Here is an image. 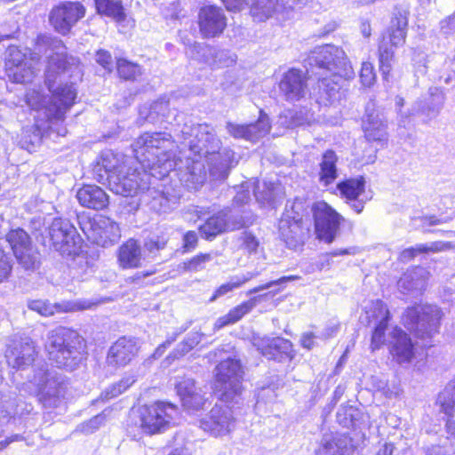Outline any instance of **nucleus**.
<instances>
[{"label":"nucleus","instance_id":"nucleus-1","mask_svg":"<svg viewBox=\"0 0 455 455\" xmlns=\"http://www.w3.org/2000/svg\"><path fill=\"white\" fill-rule=\"evenodd\" d=\"M48 52L44 76L52 96L32 89L26 94V102L35 110H43L48 120L59 121L64 118L76 97V89L71 84H62V77L68 75L79 78L82 69L79 59L68 54L61 40L51 39Z\"/></svg>","mask_w":455,"mask_h":455},{"label":"nucleus","instance_id":"nucleus-2","mask_svg":"<svg viewBox=\"0 0 455 455\" xmlns=\"http://www.w3.org/2000/svg\"><path fill=\"white\" fill-rule=\"evenodd\" d=\"M174 141L167 132H146L133 143L135 157L143 169L164 177L172 170L171 151Z\"/></svg>","mask_w":455,"mask_h":455},{"label":"nucleus","instance_id":"nucleus-3","mask_svg":"<svg viewBox=\"0 0 455 455\" xmlns=\"http://www.w3.org/2000/svg\"><path fill=\"white\" fill-rule=\"evenodd\" d=\"M44 346L48 359L58 368L72 371L84 359V340L72 329L60 326L50 331Z\"/></svg>","mask_w":455,"mask_h":455},{"label":"nucleus","instance_id":"nucleus-4","mask_svg":"<svg viewBox=\"0 0 455 455\" xmlns=\"http://www.w3.org/2000/svg\"><path fill=\"white\" fill-rule=\"evenodd\" d=\"M443 313L434 305H416L408 307L403 315L404 326L422 342L424 347H431L435 334L439 332Z\"/></svg>","mask_w":455,"mask_h":455},{"label":"nucleus","instance_id":"nucleus-5","mask_svg":"<svg viewBox=\"0 0 455 455\" xmlns=\"http://www.w3.org/2000/svg\"><path fill=\"white\" fill-rule=\"evenodd\" d=\"M237 213H232L230 210L225 209L219 212H212L204 207L190 206L183 212V219L189 225H196L197 228H226L229 225H239L238 228H249L255 225L257 218L251 212H243L237 220Z\"/></svg>","mask_w":455,"mask_h":455},{"label":"nucleus","instance_id":"nucleus-6","mask_svg":"<svg viewBox=\"0 0 455 455\" xmlns=\"http://www.w3.org/2000/svg\"><path fill=\"white\" fill-rule=\"evenodd\" d=\"M243 371L239 360L228 358L215 368L214 393L225 403H238L242 395Z\"/></svg>","mask_w":455,"mask_h":455},{"label":"nucleus","instance_id":"nucleus-7","mask_svg":"<svg viewBox=\"0 0 455 455\" xmlns=\"http://www.w3.org/2000/svg\"><path fill=\"white\" fill-rule=\"evenodd\" d=\"M307 60L311 66L330 71L334 77L347 80L355 76L345 52L335 45L327 44L315 48L310 52Z\"/></svg>","mask_w":455,"mask_h":455},{"label":"nucleus","instance_id":"nucleus-8","mask_svg":"<svg viewBox=\"0 0 455 455\" xmlns=\"http://www.w3.org/2000/svg\"><path fill=\"white\" fill-rule=\"evenodd\" d=\"M151 177H156V173L143 169L140 172L132 167L121 166L118 172H113L108 176L111 191L123 196H132L140 191L149 190Z\"/></svg>","mask_w":455,"mask_h":455},{"label":"nucleus","instance_id":"nucleus-9","mask_svg":"<svg viewBox=\"0 0 455 455\" xmlns=\"http://www.w3.org/2000/svg\"><path fill=\"white\" fill-rule=\"evenodd\" d=\"M178 408L164 402H156L140 409L139 424L141 431L147 435H156L166 431L174 425Z\"/></svg>","mask_w":455,"mask_h":455},{"label":"nucleus","instance_id":"nucleus-10","mask_svg":"<svg viewBox=\"0 0 455 455\" xmlns=\"http://www.w3.org/2000/svg\"><path fill=\"white\" fill-rule=\"evenodd\" d=\"M187 146L200 158L221 149V140L217 137L212 127L206 124H185L181 129Z\"/></svg>","mask_w":455,"mask_h":455},{"label":"nucleus","instance_id":"nucleus-11","mask_svg":"<svg viewBox=\"0 0 455 455\" xmlns=\"http://www.w3.org/2000/svg\"><path fill=\"white\" fill-rule=\"evenodd\" d=\"M35 379L39 387L38 400L43 406L47 409L59 407L67 388L63 376L53 371H41Z\"/></svg>","mask_w":455,"mask_h":455},{"label":"nucleus","instance_id":"nucleus-12","mask_svg":"<svg viewBox=\"0 0 455 455\" xmlns=\"http://www.w3.org/2000/svg\"><path fill=\"white\" fill-rule=\"evenodd\" d=\"M7 242L19 264L26 270H35L39 266V253L32 247L31 239L25 229H10L5 235Z\"/></svg>","mask_w":455,"mask_h":455},{"label":"nucleus","instance_id":"nucleus-13","mask_svg":"<svg viewBox=\"0 0 455 455\" xmlns=\"http://www.w3.org/2000/svg\"><path fill=\"white\" fill-rule=\"evenodd\" d=\"M252 344L264 357L277 363H290L296 355L292 343L282 337H254Z\"/></svg>","mask_w":455,"mask_h":455},{"label":"nucleus","instance_id":"nucleus-14","mask_svg":"<svg viewBox=\"0 0 455 455\" xmlns=\"http://www.w3.org/2000/svg\"><path fill=\"white\" fill-rule=\"evenodd\" d=\"M84 15L85 8L82 4L65 2L51 11L49 20L58 33L67 35Z\"/></svg>","mask_w":455,"mask_h":455},{"label":"nucleus","instance_id":"nucleus-15","mask_svg":"<svg viewBox=\"0 0 455 455\" xmlns=\"http://www.w3.org/2000/svg\"><path fill=\"white\" fill-rule=\"evenodd\" d=\"M5 67L9 78L18 84L31 82L36 73L32 60H28L27 54L16 46L7 49Z\"/></svg>","mask_w":455,"mask_h":455},{"label":"nucleus","instance_id":"nucleus-16","mask_svg":"<svg viewBox=\"0 0 455 455\" xmlns=\"http://www.w3.org/2000/svg\"><path fill=\"white\" fill-rule=\"evenodd\" d=\"M363 130L369 141H386L387 138V120L374 100H370L365 107L363 119Z\"/></svg>","mask_w":455,"mask_h":455},{"label":"nucleus","instance_id":"nucleus-17","mask_svg":"<svg viewBox=\"0 0 455 455\" xmlns=\"http://www.w3.org/2000/svg\"><path fill=\"white\" fill-rule=\"evenodd\" d=\"M36 355L34 342L28 337L13 339L5 351L8 365L16 370H23L32 364Z\"/></svg>","mask_w":455,"mask_h":455},{"label":"nucleus","instance_id":"nucleus-18","mask_svg":"<svg viewBox=\"0 0 455 455\" xmlns=\"http://www.w3.org/2000/svg\"><path fill=\"white\" fill-rule=\"evenodd\" d=\"M234 427L233 411L227 405L216 404L209 414L201 420V427L216 436L229 433Z\"/></svg>","mask_w":455,"mask_h":455},{"label":"nucleus","instance_id":"nucleus-19","mask_svg":"<svg viewBox=\"0 0 455 455\" xmlns=\"http://www.w3.org/2000/svg\"><path fill=\"white\" fill-rule=\"evenodd\" d=\"M279 90L287 101H299L308 92L305 73L296 68L285 72L279 83Z\"/></svg>","mask_w":455,"mask_h":455},{"label":"nucleus","instance_id":"nucleus-20","mask_svg":"<svg viewBox=\"0 0 455 455\" xmlns=\"http://www.w3.org/2000/svg\"><path fill=\"white\" fill-rule=\"evenodd\" d=\"M139 351L138 341L135 338L123 336L108 349L107 364L115 369L129 364Z\"/></svg>","mask_w":455,"mask_h":455},{"label":"nucleus","instance_id":"nucleus-21","mask_svg":"<svg viewBox=\"0 0 455 455\" xmlns=\"http://www.w3.org/2000/svg\"><path fill=\"white\" fill-rule=\"evenodd\" d=\"M54 249L63 256H69L82 250L86 243L77 229H44Z\"/></svg>","mask_w":455,"mask_h":455},{"label":"nucleus","instance_id":"nucleus-22","mask_svg":"<svg viewBox=\"0 0 455 455\" xmlns=\"http://www.w3.org/2000/svg\"><path fill=\"white\" fill-rule=\"evenodd\" d=\"M367 323H374L376 326L371 336V347L379 348L386 342L385 331L390 319V313L386 304L377 299L371 303L369 310L366 311Z\"/></svg>","mask_w":455,"mask_h":455},{"label":"nucleus","instance_id":"nucleus-23","mask_svg":"<svg viewBox=\"0 0 455 455\" xmlns=\"http://www.w3.org/2000/svg\"><path fill=\"white\" fill-rule=\"evenodd\" d=\"M200 33L205 38L219 36L227 27V18L220 7L204 6L199 12Z\"/></svg>","mask_w":455,"mask_h":455},{"label":"nucleus","instance_id":"nucleus-24","mask_svg":"<svg viewBox=\"0 0 455 455\" xmlns=\"http://www.w3.org/2000/svg\"><path fill=\"white\" fill-rule=\"evenodd\" d=\"M270 123L268 116L260 111V116L257 122L249 124H237L228 122L226 129L230 136L235 139H243L250 141L257 140L270 131Z\"/></svg>","mask_w":455,"mask_h":455},{"label":"nucleus","instance_id":"nucleus-25","mask_svg":"<svg viewBox=\"0 0 455 455\" xmlns=\"http://www.w3.org/2000/svg\"><path fill=\"white\" fill-rule=\"evenodd\" d=\"M161 188L160 190H152L149 188V190L147 191L152 196L151 208L159 213H166L179 204L181 188L177 184H167L165 180L161 184Z\"/></svg>","mask_w":455,"mask_h":455},{"label":"nucleus","instance_id":"nucleus-26","mask_svg":"<svg viewBox=\"0 0 455 455\" xmlns=\"http://www.w3.org/2000/svg\"><path fill=\"white\" fill-rule=\"evenodd\" d=\"M208 164L209 176L213 180H223L228 176L229 171L236 164L235 153L229 148H223L211 154L204 160Z\"/></svg>","mask_w":455,"mask_h":455},{"label":"nucleus","instance_id":"nucleus-27","mask_svg":"<svg viewBox=\"0 0 455 455\" xmlns=\"http://www.w3.org/2000/svg\"><path fill=\"white\" fill-rule=\"evenodd\" d=\"M429 272L423 267H415L403 273L397 282L400 292L418 296L425 291Z\"/></svg>","mask_w":455,"mask_h":455},{"label":"nucleus","instance_id":"nucleus-28","mask_svg":"<svg viewBox=\"0 0 455 455\" xmlns=\"http://www.w3.org/2000/svg\"><path fill=\"white\" fill-rule=\"evenodd\" d=\"M180 181L188 189H197L207 180L205 162L200 159H187L185 169L180 168L177 174Z\"/></svg>","mask_w":455,"mask_h":455},{"label":"nucleus","instance_id":"nucleus-29","mask_svg":"<svg viewBox=\"0 0 455 455\" xmlns=\"http://www.w3.org/2000/svg\"><path fill=\"white\" fill-rule=\"evenodd\" d=\"M177 394L180 397L182 404L188 410H199L204 404V398L200 387L191 378L184 377L175 384Z\"/></svg>","mask_w":455,"mask_h":455},{"label":"nucleus","instance_id":"nucleus-30","mask_svg":"<svg viewBox=\"0 0 455 455\" xmlns=\"http://www.w3.org/2000/svg\"><path fill=\"white\" fill-rule=\"evenodd\" d=\"M94 305H96L95 302H92L88 299L77 300L73 305L52 304L48 300L43 299H35L28 303V307L30 310L37 312L43 316H51L54 315L55 312L90 309Z\"/></svg>","mask_w":455,"mask_h":455},{"label":"nucleus","instance_id":"nucleus-31","mask_svg":"<svg viewBox=\"0 0 455 455\" xmlns=\"http://www.w3.org/2000/svg\"><path fill=\"white\" fill-rule=\"evenodd\" d=\"M391 354L400 364L408 363L414 356L411 338L402 329L395 327L390 333Z\"/></svg>","mask_w":455,"mask_h":455},{"label":"nucleus","instance_id":"nucleus-32","mask_svg":"<svg viewBox=\"0 0 455 455\" xmlns=\"http://www.w3.org/2000/svg\"><path fill=\"white\" fill-rule=\"evenodd\" d=\"M340 195L345 197L351 204L353 210L360 213L364 207V201L360 199L365 188V180L360 176L355 179H348L337 185Z\"/></svg>","mask_w":455,"mask_h":455},{"label":"nucleus","instance_id":"nucleus-33","mask_svg":"<svg viewBox=\"0 0 455 455\" xmlns=\"http://www.w3.org/2000/svg\"><path fill=\"white\" fill-rule=\"evenodd\" d=\"M141 246L132 238L123 243L117 251V262L121 268H138L142 266Z\"/></svg>","mask_w":455,"mask_h":455},{"label":"nucleus","instance_id":"nucleus-34","mask_svg":"<svg viewBox=\"0 0 455 455\" xmlns=\"http://www.w3.org/2000/svg\"><path fill=\"white\" fill-rule=\"evenodd\" d=\"M441 411L446 416V431L455 438V379H452L439 395Z\"/></svg>","mask_w":455,"mask_h":455},{"label":"nucleus","instance_id":"nucleus-35","mask_svg":"<svg viewBox=\"0 0 455 455\" xmlns=\"http://www.w3.org/2000/svg\"><path fill=\"white\" fill-rule=\"evenodd\" d=\"M79 204L93 210L104 209L108 204V196L106 192L96 185H86L76 193Z\"/></svg>","mask_w":455,"mask_h":455},{"label":"nucleus","instance_id":"nucleus-36","mask_svg":"<svg viewBox=\"0 0 455 455\" xmlns=\"http://www.w3.org/2000/svg\"><path fill=\"white\" fill-rule=\"evenodd\" d=\"M407 26L408 12L404 10L395 11L387 29V36H384L386 42L395 47L403 45L406 38Z\"/></svg>","mask_w":455,"mask_h":455},{"label":"nucleus","instance_id":"nucleus-37","mask_svg":"<svg viewBox=\"0 0 455 455\" xmlns=\"http://www.w3.org/2000/svg\"><path fill=\"white\" fill-rule=\"evenodd\" d=\"M315 228H339L344 220L334 209L325 202H317L313 207Z\"/></svg>","mask_w":455,"mask_h":455},{"label":"nucleus","instance_id":"nucleus-38","mask_svg":"<svg viewBox=\"0 0 455 455\" xmlns=\"http://www.w3.org/2000/svg\"><path fill=\"white\" fill-rule=\"evenodd\" d=\"M282 0H251L250 12L254 20L264 21L275 12L290 10Z\"/></svg>","mask_w":455,"mask_h":455},{"label":"nucleus","instance_id":"nucleus-39","mask_svg":"<svg viewBox=\"0 0 455 455\" xmlns=\"http://www.w3.org/2000/svg\"><path fill=\"white\" fill-rule=\"evenodd\" d=\"M338 156L331 149L326 150L319 162L318 181L321 185L328 187L338 178Z\"/></svg>","mask_w":455,"mask_h":455},{"label":"nucleus","instance_id":"nucleus-40","mask_svg":"<svg viewBox=\"0 0 455 455\" xmlns=\"http://www.w3.org/2000/svg\"><path fill=\"white\" fill-rule=\"evenodd\" d=\"M265 296H267V294L254 296L249 300L232 308L227 315L217 319L214 323V330H220L227 325L238 322L243 315L256 307L257 303Z\"/></svg>","mask_w":455,"mask_h":455},{"label":"nucleus","instance_id":"nucleus-41","mask_svg":"<svg viewBox=\"0 0 455 455\" xmlns=\"http://www.w3.org/2000/svg\"><path fill=\"white\" fill-rule=\"evenodd\" d=\"M176 110L170 108V102L165 97L159 98L150 105L148 115L145 119L151 124L169 123L172 124L176 121Z\"/></svg>","mask_w":455,"mask_h":455},{"label":"nucleus","instance_id":"nucleus-42","mask_svg":"<svg viewBox=\"0 0 455 455\" xmlns=\"http://www.w3.org/2000/svg\"><path fill=\"white\" fill-rule=\"evenodd\" d=\"M71 259L70 267L77 271L79 275L86 274L92 269L97 261L99 255L94 249H90L88 245L82 247V250L75 251L68 256Z\"/></svg>","mask_w":455,"mask_h":455},{"label":"nucleus","instance_id":"nucleus-43","mask_svg":"<svg viewBox=\"0 0 455 455\" xmlns=\"http://www.w3.org/2000/svg\"><path fill=\"white\" fill-rule=\"evenodd\" d=\"M315 455H349L347 437L323 435Z\"/></svg>","mask_w":455,"mask_h":455},{"label":"nucleus","instance_id":"nucleus-44","mask_svg":"<svg viewBox=\"0 0 455 455\" xmlns=\"http://www.w3.org/2000/svg\"><path fill=\"white\" fill-rule=\"evenodd\" d=\"M196 58L197 60L209 66H218L226 62L225 58L228 55L223 50H218L212 46L196 44L194 45Z\"/></svg>","mask_w":455,"mask_h":455},{"label":"nucleus","instance_id":"nucleus-45","mask_svg":"<svg viewBox=\"0 0 455 455\" xmlns=\"http://www.w3.org/2000/svg\"><path fill=\"white\" fill-rule=\"evenodd\" d=\"M87 240L93 244L108 247L121 237L120 229H81Z\"/></svg>","mask_w":455,"mask_h":455},{"label":"nucleus","instance_id":"nucleus-46","mask_svg":"<svg viewBox=\"0 0 455 455\" xmlns=\"http://www.w3.org/2000/svg\"><path fill=\"white\" fill-rule=\"evenodd\" d=\"M342 78L334 77L332 75L330 78L323 77L318 83L319 100L323 104H333L339 98V82Z\"/></svg>","mask_w":455,"mask_h":455},{"label":"nucleus","instance_id":"nucleus-47","mask_svg":"<svg viewBox=\"0 0 455 455\" xmlns=\"http://www.w3.org/2000/svg\"><path fill=\"white\" fill-rule=\"evenodd\" d=\"M451 247V243H443L441 241L431 242L427 244L417 245L416 247H411L403 250L400 254V260L403 262H408L412 259L417 254L422 252H437L450 249Z\"/></svg>","mask_w":455,"mask_h":455},{"label":"nucleus","instance_id":"nucleus-48","mask_svg":"<svg viewBox=\"0 0 455 455\" xmlns=\"http://www.w3.org/2000/svg\"><path fill=\"white\" fill-rule=\"evenodd\" d=\"M363 418V412L354 406H342L337 411V421L347 428L359 427Z\"/></svg>","mask_w":455,"mask_h":455},{"label":"nucleus","instance_id":"nucleus-49","mask_svg":"<svg viewBox=\"0 0 455 455\" xmlns=\"http://www.w3.org/2000/svg\"><path fill=\"white\" fill-rule=\"evenodd\" d=\"M97 12L100 14L110 17L116 21L125 19L124 7L120 1L116 0H94Z\"/></svg>","mask_w":455,"mask_h":455},{"label":"nucleus","instance_id":"nucleus-50","mask_svg":"<svg viewBox=\"0 0 455 455\" xmlns=\"http://www.w3.org/2000/svg\"><path fill=\"white\" fill-rule=\"evenodd\" d=\"M204 336V334L200 331L189 332L186 338L177 345L170 356L174 359L184 356L201 342Z\"/></svg>","mask_w":455,"mask_h":455},{"label":"nucleus","instance_id":"nucleus-51","mask_svg":"<svg viewBox=\"0 0 455 455\" xmlns=\"http://www.w3.org/2000/svg\"><path fill=\"white\" fill-rule=\"evenodd\" d=\"M393 47L394 46L389 45L388 43L386 42L385 37H383L379 45V68L385 79L387 78L392 69L395 58Z\"/></svg>","mask_w":455,"mask_h":455},{"label":"nucleus","instance_id":"nucleus-52","mask_svg":"<svg viewBox=\"0 0 455 455\" xmlns=\"http://www.w3.org/2000/svg\"><path fill=\"white\" fill-rule=\"evenodd\" d=\"M212 259L210 253H200L188 261L179 265V269L184 272H198L205 267V264Z\"/></svg>","mask_w":455,"mask_h":455},{"label":"nucleus","instance_id":"nucleus-53","mask_svg":"<svg viewBox=\"0 0 455 455\" xmlns=\"http://www.w3.org/2000/svg\"><path fill=\"white\" fill-rule=\"evenodd\" d=\"M117 72L124 80H134L141 75V68L126 60H119L117 61Z\"/></svg>","mask_w":455,"mask_h":455},{"label":"nucleus","instance_id":"nucleus-54","mask_svg":"<svg viewBox=\"0 0 455 455\" xmlns=\"http://www.w3.org/2000/svg\"><path fill=\"white\" fill-rule=\"evenodd\" d=\"M168 237L162 233L161 235L151 234L144 241V249L149 254L156 256V252L165 248Z\"/></svg>","mask_w":455,"mask_h":455},{"label":"nucleus","instance_id":"nucleus-55","mask_svg":"<svg viewBox=\"0 0 455 455\" xmlns=\"http://www.w3.org/2000/svg\"><path fill=\"white\" fill-rule=\"evenodd\" d=\"M108 173V176L113 172H118L121 166H125V163L121 161L117 155L111 151L104 152L101 156V162L100 164Z\"/></svg>","mask_w":455,"mask_h":455},{"label":"nucleus","instance_id":"nucleus-56","mask_svg":"<svg viewBox=\"0 0 455 455\" xmlns=\"http://www.w3.org/2000/svg\"><path fill=\"white\" fill-rule=\"evenodd\" d=\"M15 399L12 395H2L0 397V426H3L13 418Z\"/></svg>","mask_w":455,"mask_h":455},{"label":"nucleus","instance_id":"nucleus-57","mask_svg":"<svg viewBox=\"0 0 455 455\" xmlns=\"http://www.w3.org/2000/svg\"><path fill=\"white\" fill-rule=\"evenodd\" d=\"M454 452L448 438H445L442 443L431 444L424 448L425 455H453Z\"/></svg>","mask_w":455,"mask_h":455},{"label":"nucleus","instance_id":"nucleus-58","mask_svg":"<svg viewBox=\"0 0 455 455\" xmlns=\"http://www.w3.org/2000/svg\"><path fill=\"white\" fill-rule=\"evenodd\" d=\"M12 269L11 258L0 249V283L8 280Z\"/></svg>","mask_w":455,"mask_h":455},{"label":"nucleus","instance_id":"nucleus-59","mask_svg":"<svg viewBox=\"0 0 455 455\" xmlns=\"http://www.w3.org/2000/svg\"><path fill=\"white\" fill-rule=\"evenodd\" d=\"M360 79L364 86L370 87L375 82L376 76L373 66L370 62H363L360 71Z\"/></svg>","mask_w":455,"mask_h":455},{"label":"nucleus","instance_id":"nucleus-60","mask_svg":"<svg viewBox=\"0 0 455 455\" xmlns=\"http://www.w3.org/2000/svg\"><path fill=\"white\" fill-rule=\"evenodd\" d=\"M239 287L240 286L238 281L235 279V276H232L229 282L223 283L214 291L213 295L210 298V301L213 302L218 298L222 297L228 294V292H231L232 291Z\"/></svg>","mask_w":455,"mask_h":455},{"label":"nucleus","instance_id":"nucleus-61","mask_svg":"<svg viewBox=\"0 0 455 455\" xmlns=\"http://www.w3.org/2000/svg\"><path fill=\"white\" fill-rule=\"evenodd\" d=\"M445 96L442 92L435 89V92H431V105L428 107V115H437L442 109L444 103Z\"/></svg>","mask_w":455,"mask_h":455},{"label":"nucleus","instance_id":"nucleus-62","mask_svg":"<svg viewBox=\"0 0 455 455\" xmlns=\"http://www.w3.org/2000/svg\"><path fill=\"white\" fill-rule=\"evenodd\" d=\"M241 239L243 241L242 247L245 251H247L249 253L257 251L259 246V241L254 235H252L251 232L244 231Z\"/></svg>","mask_w":455,"mask_h":455},{"label":"nucleus","instance_id":"nucleus-63","mask_svg":"<svg viewBox=\"0 0 455 455\" xmlns=\"http://www.w3.org/2000/svg\"><path fill=\"white\" fill-rule=\"evenodd\" d=\"M281 237L289 247H297L303 243V237L299 235L294 229H281Z\"/></svg>","mask_w":455,"mask_h":455},{"label":"nucleus","instance_id":"nucleus-64","mask_svg":"<svg viewBox=\"0 0 455 455\" xmlns=\"http://www.w3.org/2000/svg\"><path fill=\"white\" fill-rule=\"evenodd\" d=\"M12 398L15 399V404L13 408V416L22 417L26 414L30 413L33 411V405L31 403H26L22 400L21 397L17 396L16 395H12Z\"/></svg>","mask_w":455,"mask_h":455}]
</instances>
